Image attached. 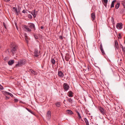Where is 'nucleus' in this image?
<instances>
[{
    "instance_id": "1",
    "label": "nucleus",
    "mask_w": 125,
    "mask_h": 125,
    "mask_svg": "<svg viewBox=\"0 0 125 125\" xmlns=\"http://www.w3.org/2000/svg\"><path fill=\"white\" fill-rule=\"evenodd\" d=\"M10 47H11V52L12 53V55H13L16 53L17 50L18 49V47L15 45H14L13 43H11Z\"/></svg>"
},
{
    "instance_id": "2",
    "label": "nucleus",
    "mask_w": 125,
    "mask_h": 125,
    "mask_svg": "<svg viewBox=\"0 0 125 125\" xmlns=\"http://www.w3.org/2000/svg\"><path fill=\"white\" fill-rule=\"evenodd\" d=\"M26 63L25 60L24 59H22L18 62V63L16 65V66L18 67L21 66L22 65Z\"/></svg>"
},
{
    "instance_id": "3",
    "label": "nucleus",
    "mask_w": 125,
    "mask_h": 125,
    "mask_svg": "<svg viewBox=\"0 0 125 125\" xmlns=\"http://www.w3.org/2000/svg\"><path fill=\"white\" fill-rule=\"evenodd\" d=\"M99 110L101 113L103 115H104L105 114V112L104 109L101 107H100L99 108Z\"/></svg>"
},
{
    "instance_id": "4",
    "label": "nucleus",
    "mask_w": 125,
    "mask_h": 125,
    "mask_svg": "<svg viewBox=\"0 0 125 125\" xmlns=\"http://www.w3.org/2000/svg\"><path fill=\"white\" fill-rule=\"evenodd\" d=\"M23 27L25 31L29 32H31V29L29 28V27L28 26H27L26 25H24V26Z\"/></svg>"
},
{
    "instance_id": "5",
    "label": "nucleus",
    "mask_w": 125,
    "mask_h": 125,
    "mask_svg": "<svg viewBox=\"0 0 125 125\" xmlns=\"http://www.w3.org/2000/svg\"><path fill=\"white\" fill-rule=\"evenodd\" d=\"M115 44L114 45V47L115 50L118 49L119 48V46L118 43L116 40H115Z\"/></svg>"
},
{
    "instance_id": "6",
    "label": "nucleus",
    "mask_w": 125,
    "mask_h": 125,
    "mask_svg": "<svg viewBox=\"0 0 125 125\" xmlns=\"http://www.w3.org/2000/svg\"><path fill=\"white\" fill-rule=\"evenodd\" d=\"M63 87L65 91L68 90L69 88V86L66 83L63 84Z\"/></svg>"
},
{
    "instance_id": "7",
    "label": "nucleus",
    "mask_w": 125,
    "mask_h": 125,
    "mask_svg": "<svg viewBox=\"0 0 125 125\" xmlns=\"http://www.w3.org/2000/svg\"><path fill=\"white\" fill-rule=\"evenodd\" d=\"M29 27L31 28V29L35 30V28L34 24L32 23H28V25Z\"/></svg>"
},
{
    "instance_id": "8",
    "label": "nucleus",
    "mask_w": 125,
    "mask_h": 125,
    "mask_svg": "<svg viewBox=\"0 0 125 125\" xmlns=\"http://www.w3.org/2000/svg\"><path fill=\"white\" fill-rule=\"evenodd\" d=\"M122 24L121 23H118L116 24V26L117 29H121L122 28Z\"/></svg>"
},
{
    "instance_id": "9",
    "label": "nucleus",
    "mask_w": 125,
    "mask_h": 125,
    "mask_svg": "<svg viewBox=\"0 0 125 125\" xmlns=\"http://www.w3.org/2000/svg\"><path fill=\"white\" fill-rule=\"evenodd\" d=\"M37 11H35V10H34L32 11L31 13L33 15L34 17V18L36 17V15L37 14Z\"/></svg>"
},
{
    "instance_id": "10",
    "label": "nucleus",
    "mask_w": 125,
    "mask_h": 125,
    "mask_svg": "<svg viewBox=\"0 0 125 125\" xmlns=\"http://www.w3.org/2000/svg\"><path fill=\"white\" fill-rule=\"evenodd\" d=\"M100 50L101 51V52L102 53V54L103 55H104L105 54L104 52V51L103 50V46L102 45V43H101L100 46Z\"/></svg>"
},
{
    "instance_id": "11",
    "label": "nucleus",
    "mask_w": 125,
    "mask_h": 125,
    "mask_svg": "<svg viewBox=\"0 0 125 125\" xmlns=\"http://www.w3.org/2000/svg\"><path fill=\"white\" fill-rule=\"evenodd\" d=\"M51 113L50 111H49L47 113V118L48 119H50L51 117Z\"/></svg>"
},
{
    "instance_id": "12",
    "label": "nucleus",
    "mask_w": 125,
    "mask_h": 125,
    "mask_svg": "<svg viewBox=\"0 0 125 125\" xmlns=\"http://www.w3.org/2000/svg\"><path fill=\"white\" fill-rule=\"evenodd\" d=\"M58 76L62 78L64 76V74L61 71H59L58 72Z\"/></svg>"
},
{
    "instance_id": "13",
    "label": "nucleus",
    "mask_w": 125,
    "mask_h": 125,
    "mask_svg": "<svg viewBox=\"0 0 125 125\" xmlns=\"http://www.w3.org/2000/svg\"><path fill=\"white\" fill-rule=\"evenodd\" d=\"M91 19L93 21L95 20V14L94 13H92L91 14Z\"/></svg>"
},
{
    "instance_id": "14",
    "label": "nucleus",
    "mask_w": 125,
    "mask_h": 125,
    "mask_svg": "<svg viewBox=\"0 0 125 125\" xmlns=\"http://www.w3.org/2000/svg\"><path fill=\"white\" fill-rule=\"evenodd\" d=\"M3 93L6 95H9L11 97H13V95L5 91L3 92Z\"/></svg>"
},
{
    "instance_id": "15",
    "label": "nucleus",
    "mask_w": 125,
    "mask_h": 125,
    "mask_svg": "<svg viewBox=\"0 0 125 125\" xmlns=\"http://www.w3.org/2000/svg\"><path fill=\"white\" fill-rule=\"evenodd\" d=\"M102 1L104 6L106 7L108 2V0H102Z\"/></svg>"
},
{
    "instance_id": "16",
    "label": "nucleus",
    "mask_w": 125,
    "mask_h": 125,
    "mask_svg": "<svg viewBox=\"0 0 125 125\" xmlns=\"http://www.w3.org/2000/svg\"><path fill=\"white\" fill-rule=\"evenodd\" d=\"M39 53L37 50H35L34 52V56L37 57L39 56Z\"/></svg>"
},
{
    "instance_id": "17",
    "label": "nucleus",
    "mask_w": 125,
    "mask_h": 125,
    "mask_svg": "<svg viewBox=\"0 0 125 125\" xmlns=\"http://www.w3.org/2000/svg\"><path fill=\"white\" fill-rule=\"evenodd\" d=\"M30 72L33 74L34 75L37 74V73L35 71H34L32 70H30Z\"/></svg>"
},
{
    "instance_id": "18",
    "label": "nucleus",
    "mask_w": 125,
    "mask_h": 125,
    "mask_svg": "<svg viewBox=\"0 0 125 125\" xmlns=\"http://www.w3.org/2000/svg\"><path fill=\"white\" fill-rule=\"evenodd\" d=\"M14 62V60H10L9 61L8 64L9 65H11L13 64Z\"/></svg>"
},
{
    "instance_id": "19",
    "label": "nucleus",
    "mask_w": 125,
    "mask_h": 125,
    "mask_svg": "<svg viewBox=\"0 0 125 125\" xmlns=\"http://www.w3.org/2000/svg\"><path fill=\"white\" fill-rule=\"evenodd\" d=\"M116 1V0H114L111 3V8H112L114 7V3Z\"/></svg>"
},
{
    "instance_id": "20",
    "label": "nucleus",
    "mask_w": 125,
    "mask_h": 125,
    "mask_svg": "<svg viewBox=\"0 0 125 125\" xmlns=\"http://www.w3.org/2000/svg\"><path fill=\"white\" fill-rule=\"evenodd\" d=\"M68 96L70 97H72L73 95L72 94L73 93L71 91H69L68 93Z\"/></svg>"
},
{
    "instance_id": "21",
    "label": "nucleus",
    "mask_w": 125,
    "mask_h": 125,
    "mask_svg": "<svg viewBox=\"0 0 125 125\" xmlns=\"http://www.w3.org/2000/svg\"><path fill=\"white\" fill-rule=\"evenodd\" d=\"M67 113H68V114L71 115L73 114L72 112L70 110H68L66 111Z\"/></svg>"
},
{
    "instance_id": "22",
    "label": "nucleus",
    "mask_w": 125,
    "mask_h": 125,
    "mask_svg": "<svg viewBox=\"0 0 125 125\" xmlns=\"http://www.w3.org/2000/svg\"><path fill=\"white\" fill-rule=\"evenodd\" d=\"M13 10H14V11H15L16 13V14L17 15H18V12L17 11V9L16 8H15V7H13Z\"/></svg>"
},
{
    "instance_id": "23",
    "label": "nucleus",
    "mask_w": 125,
    "mask_h": 125,
    "mask_svg": "<svg viewBox=\"0 0 125 125\" xmlns=\"http://www.w3.org/2000/svg\"><path fill=\"white\" fill-rule=\"evenodd\" d=\"M120 3H117L116 4L115 6V8L116 9H118L120 5Z\"/></svg>"
},
{
    "instance_id": "24",
    "label": "nucleus",
    "mask_w": 125,
    "mask_h": 125,
    "mask_svg": "<svg viewBox=\"0 0 125 125\" xmlns=\"http://www.w3.org/2000/svg\"><path fill=\"white\" fill-rule=\"evenodd\" d=\"M67 101H68L71 104H72L73 103V100L71 98H68L67 99Z\"/></svg>"
},
{
    "instance_id": "25",
    "label": "nucleus",
    "mask_w": 125,
    "mask_h": 125,
    "mask_svg": "<svg viewBox=\"0 0 125 125\" xmlns=\"http://www.w3.org/2000/svg\"><path fill=\"white\" fill-rule=\"evenodd\" d=\"M51 62L53 64H54L55 62V61L53 58H52L51 59Z\"/></svg>"
},
{
    "instance_id": "26",
    "label": "nucleus",
    "mask_w": 125,
    "mask_h": 125,
    "mask_svg": "<svg viewBox=\"0 0 125 125\" xmlns=\"http://www.w3.org/2000/svg\"><path fill=\"white\" fill-rule=\"evenodd\" d=\"M60 103L58 102L56 103L55 104L56 106L58 107H59L60 105Z\"/></svg>"
},
{
    "instance_id": "27",
    "label": "nucleus",
    "mask_w": 125,
    "mask_h": 125,
    "mask_svg": "<svg viewBox=\"0 0 125 125\" xmlns=\"http://www.w3.org/2000/svg\"><path fill=\"white\" fill-rule=\"evenodd\" d=\"M76 112L77 113V115L78 116L79 118L80 119H81V116L79 113L77 111V112Z\"/></svg>"
},
{
    "instance_id": "28",
    "label": "nucleus",
    "mask_w": 125,
    "mask_h": 125,
    "mask_svg": "<svg viewBox=\"0 0 125 125\" xmlns=\"http://www.w3.org/2000/svg\"><path fill=\"white\" fill-rule=\"evenodd\" d=\"M84 121H85L86 124V125L87 124H89V122L88 121V120L86 118H84Z\"/></svg>"
},
{
    "instance_id": "29",
    "label": "nucleus",
    "mask_w": 125,
    "mask_h": 125,
    "mask_svg": "<svg viewBox=\"0 0 125 125\" xmlns=\"http://www.w3.org/2000/svg\"><path fill=\"white\" fill-rule=\"evenodd\" d=\"M121 4L124 6L125 5V0H123L122 1Z\"/></svg>"
},
{
    "instance_id": "30",
    "label": "nucleus",
    "mask_w": 125,
    "mask_h": 125,
    "mask_svg": "<svg viewBox=\"0 0 125 125\" xmlns=\"http://www.w3.org/2000/svg\"><path fill=\"white\" fill-rule=\"evenodd\" d=\"M124 9H122L120 11V13H122L124 12Z\"/></svg>"
},
{
    "instance_id": "31",
    "label": "nucleus",
    "mask_w": 125,
    "mask_h": 125,
    "mask_svg": "<svg viewBox=\"0 0 125 125\" xmlns=\"http://www.w3.org/2000/svg\"><path fill=\"white\" fill-rule=\"evenodd\" d=\"M9 59V58L8 57H5L4 59V60L5 61H6V60H8Z\"/></svg>"
},
{
    "instance_id": "32",
    "label": "nucleus",
    "mask_w": 125,
    "mask_h": 125,
    "mask_svg": "<svg viewBox=\"0 0 125 125\" xmlns=\"http://www.w3.org/2000/svg\"><path fill=\"white\" fill-rule=\"evenodd\" d=\"M25 39L26 40V42L27 43H28V39H27V36H25Z\"/></svg>"
},
{
    "instance_id": "33",
    "label": "nucleus",
    "mask_w": 125,
    "mask_h": 125,
    "mask_svg": "<svg viewBox=\"0 0 125 125\" xmlns=\"http://www.w3.org/2000/svg\"><path fill=\"white\" fill-rule=\"evenodd\" d=\"M65 59L67 61H69V58L67 56H65Z\"/></svg>"
},
{
    "instance_id": "34",
    "label": "nucleus",
    "mask_w": 125,
    "mask_h": 125,
    "mask_svg": "<svg viewBox=\"0 0 125 125\" xmlns=\"http://www.w3.org/2000/svg\"><path fill=\"white\" fill-rule=\"evenodd\" d=\"M28 17L30 19H31L32 18V16L31 14H29L28 15Z\"/></svg>"
},
{
    "instance_id": "35",
    "label": "nucleus",
    "mask_w": 125,
    "mask_h": 125,
    "mask_svg": "<svg viewBox=\"0 0 125 125\" xmlns=\"http://www.w3.org/2000/svg\"><path fill=\"white\" fill-rule=\"evenodd\" d=\"M22 12L24 13H27V12L26 11V10H24L22 11Z\"/></svg>"
},
{
    "instance_id": "36",
    "label": "nucleus",
    "mask_w": 125,
    "mask_h": 125,
    "mask_svg": "<svg viewBox=\"0 0 125 125\" xmlns=\"http://www.w3.org/2000/svg\"><path fill=\"white\" fill-rule=\"evenodd\" d=\"M3 88L2 86L0 84V90H3Z\"/></svg>"
},
{
    "instance_id": "37",
    "label": "nucleus",
    "mask_w": 125,
    "mask_h": 125,
    "mask_svg": "<svg viewBox=\"0 0 125 125\" xmlns=\"http://www.w3.org/2000/svg\"><path fill=\"white\" fill-rule=\"evenodd\" d=\"M18 101V100L17 99L15 98L14 99V101L15 102H17Z\"/></svg>"
},
{
    "instance_id": "38",
    "label": "nucleus",
    "mask_w": 125,
    "mask_h": 125,
    "mask_svg": "<svg viewBox=\"0 0 125 125\" xmlns=\"http://www.w3.org/2000/svg\"><path fill=\"white\" fill-rule=\"evenodd\" d=\"M3 26L5 29H7L6 27V26L5 24V23L4 22H3Z\"/></svg>"
},
{
    "instance_id": "39",
    "label": "nucleus",
    "mask_w": 125,
    "mask_h": 125,
    "mask_svg": "<svg viewBox=\"0 0 125 125\" xmlns=\"http://www.w3.org/2000/svg\"><path fill=\"white\" fill-rule=\"evenodd\" d=\"M27 110L29 112H30L31 113H32V112L30 110L28 109H27Z\"/></svg>"
},
{
    "instance_id": "40",
    "label": "nucleus",
    "mask_w": 125,
    "mask_h": 125,
    "mask_svg": "<svg viewBox=\"0 0 125 125\" xmlns=\"http://www.w3.org/2000/svg\"><path fill=\"white\" fill-rule=\"evenodd\" d=\"M120 47H121L122 48L123 50L124 49H123V46L122 45H120Z\"/></svg>"
},
{
    "instance_id": "41",
    "label": "nucleus",
    "mask_w": 125,
    "mask_h": 125,
    "mask_svg": "<svg viewBox=\"0 0 125 125\" xmlns=\"http://www.w3.org/2000/svg\"><path fill=\"white\" fill-rule=\"evenodd\" d=\"M90 69V66H88V71H89Z\"/></svg>"
},
{
    "instance_id": "42",
    "label": "nucleus",
    "mask_w": 125,
    "mask_h": 125,
    "mask_svg": "<svg viewBox=\"0 0 125 125\" xmlns=\"http://www.w3.org/2000/svg\"><path fill=\"white\" fill-rule=\"evenodd\" d=\"M119 37H118V38L120 39L121 38V34H119Z\"/></svg>"
},
{
    "instance_id": "43",
    "label": "nucleus",
    "mask_w": 125,
    "mask_h": 125,
    "mask_svg": "<svg viewBox=\"0 0 125 125\" xmlns=\"http://www.w3.org/2000/svg\"><path fill=\"white\" fill-rule=\"evenodd\" d=\"M59 38L60 39H63V37H62V36H60Z\"/></svg>"
},
{
    "instance_id": "44",
    "label": "nucleus",
    "mask_w": 125,
    "mask_h": 125,
    "mask_svg": "<svg viewBox=\"0 0 125 125\" xmlns=\"http://www.w3.org/2000/svg\"><path fill=\"white\" fill-rule=\"evenodd\" d=\"M9 98V97H8L7 96H6V99H8Z\"/></svg>"
},
{
    "instance_id": "45",
    "label": "nucleus",
    "mask_w": 125,
    "mask_h": 125,
    "mask_svg": "<svg viewBox=\"0 0 125 125\" xmlns=\"http://www.w3.org/2000/svg\"><path fill=\"white\" fill-rule=\"evenodd\" d=\"M10 0H4V1L6 2H8L10 1Z\"/></svg>"
},
{
    "instance_id": "46",
    "label": "nucleus",
    "mask_w": 125,
    "mask_h": 125,
    "mask_svg": "<svg viewBox=\"0 0 125 125\" xmlns=\"http://www.w3.org/2000/svg\"><path fill=\"white\" fill-rule=\"evenodd\" d=\"M43 26H41V29H43Z\"/></svg>"
},
{
    "instance_id": "47",
    "label": "nucleus",
    "mask_w": 125,
    "mask_h": 125,
    "mask_svg": "<svg viewBox=\"0 0 125 125\" xmlns=\"http://www.w3.org/2000/svg\"><path fill=\"white\" fill-rule=\"evenodd\" d=\"M7 51L8 52H9V49H8L7 50Z\"/></svg>"
},
{
    "instance_id": "48",
    "label": "nucleus",
    "mask_w": 125,
    "mask_h": 125,
    "mask_svg": "<svg viewBox=\"0 0 125 125\" xmlns=\"http://www.w3.org/2000/svg\"><path fill=\"white\" fill-rule=\"evenodd\" d=\"M124 6V7L125 8V5H124V6Z\"/></svg>"
},
{
    "instance_id": "49",
    "label": "nucleus",
    "mask_w": 125,
    "mask_h": 125,
    "mask_svg": "<svg viewBox=\"0 0 125 125\" xmlns=\"http://www.w3.org/2000/svg\"><path fill=\"white\" fill-rule=\"evenodd\" d=\"M35 37L36 38H37L35 36Z\"/></svg>"
},
{
    "instance_id": "50",
    "label": "nucleus",
    "mask_w": 125,
    "mask_h": 125,
    "mask_svg": "<svg viewBox=\"0 0 125 125\" xmlns=\"http://www.w3.org/2000/svg\"><path fill=\"white\" fill-rule=\"evenodd\" d=\"M35 37L36 38H37L35 36Z\"/></svg>"
},
{
    "instance_id": "51",
    "label": "nucleus",
    "mask_w": 125,
    "mask_h": 125,
    "mask_svg": "<svg viewBox=\"0 0 125 125\" xmlns=\"http://www.w3.org/2000/svg\"><path fill=\"white\" fill-rule=\"evenodd\" d=\"M86 125H89V124H87Z\"/></svg>"
},
{
    "instance_id": "52",
    "label": "nucleus",
    "mask_w": 125,
    "mask_h": 125,
    "mask_svg": "<svg viewBox=\"0 0 125 125\" xmlns=\"http://www.w3.org/2000/svg\"><path fill=\"white\" fill-rule=\"evenodd\" d=\"M124 125H125V124H124Z\"/></svg>"
}]
</instances>
